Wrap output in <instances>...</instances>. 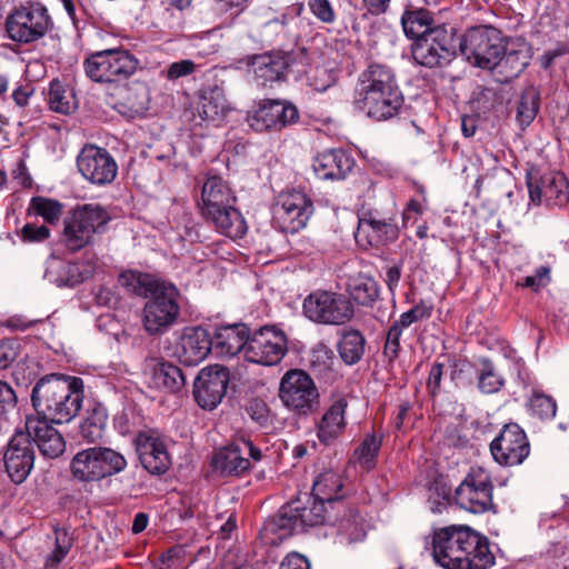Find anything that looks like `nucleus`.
Wrapping results in <instances>:
<instances>
[{"label":"nucleus","instance_id":"b1692460","mask_svg":"<svg viewBox=\"0 0 569 569\" xmlns=\"http://www.w3.org/2000/svg\"><path fill=\"white\" fill-rule=\"evenodd\" d=\"M48 422L40 418H29L26 421L24 432L29 435L30 441L38 447L43 457L54 459L64 452L66 442L59 431Z\"/></svg>","mask_w":569,"mask_h":569},{"label":"nucleus","instance_id":"a211bd4d","mask_svg":"<svg viewBox=\"0 0 569 569\" xmlns=\"http://www.w3.org/2000/svg\"><path fill=\"white\" fill-rule=\"evenodd\" d=\"M81 176L96 186L110 184L117 177L118 164L104 148L86 144L77 157Z\"/></svg>","mask_w":569,"mask_h":569},{"label":"nucleus","instance_id":"6e6d98bb","mask_svg":"<svg viewBox=\"0 0 569 569\" xmlns=\"http://www.w3.org/2000/svg\"><path fill=\"white\" fill-rule=\"evenodd\" d=\"M550 282V268L540 266L536 269L535 274L527 276L522 281H518L517 286L522 288H530L538 291Z\"/></svg>","mask_w":569,"mask_h":569},{"label":"nucleus","instance_id":"1a4fd4ad","mask_svg":"<svg viewBox=\"0 0 569 569\" xmlns=\"http://www.w3.org/2000/svg\"><path fill=\"white\" fill-rule=\"evenodd\" d=\"M139 60L124 49H107L91 53L83 62L86 74L96 82H113L132 76Z\"/></svg>","mask_w":569,"mask_h":569},{"label":"nucleus","instance_id":"2eb2a0df","mask_svg":"<svg viewBox=\"0 0 569 569\" xmlns=\"http://www.w3.org/2000/svg\"><path fill=\"white\" fill-rule=\"evenodd\" d=\"M493 486L490 476L482 469L472 470L457 487V505L472 513H483L495 509L492 501Z\"/></svg>","mask_w":569,"mask_h":569},{"label":"nucleus","instance_id":"cd10ccee","mask_svg":"<svg viewBox=\"0 0 569 569\" xmlns=\"http://www.w3.org/2000/svg\"><path fill=\"white\" fill-rule=\"evenodd\" d=\"M250 338L249 329L243 323L219 327L212 338V348L220 356L233 357L244 352Z\"/></svg>","mask_w":569,"mask_h":569},{"label":"nucleus","instance_id":"13d9d810","mask_svg":"<svg viewBox=\"0 0 569 569\" xmlns=\"http://www.w3.org/2000/svg\"><path fill=\"white\" fill-rule=\"evenodd\" d=\"M18 398L12 387L0 380V417L13 411L17 407Z\"/></svg>","mask_w":569,"mask_h":569},{"label":"nucleus","instance_id":"9b49d317","mask_svg":"<svg viewBox=\"0 0 569 569\" xmlns=\"http://www.w3.org/2000/svg\"><path fill=\"white\" fill-rule=\"evenodd\" d=\"M52 27L48 10L40 3H28L14 9L6 20L9 38L19 43L41 39Z\"/></svg>","mask_w":569,"mask_h":569},{"label":"nucleus","instance_id":"7c9ffc66","mask_svg":"<svg viewBox=\"0 0 569 569\" xmlns=\"http://www.w3.org/2000/svg\"><path fill=\"white\" fill-rule=\"evenodd\" d=\"M398 238V228L390 220L376 218L360 219L356 232L358 241L366 239L370 246H380L395 241Z\"/></svg>","mask_w":569,"mask_h":569},{"label":"nucleus","instance_id":"4468645a","mask_svg":"<svg viewBox=\"0 0 569 569\" xmlns=\"http://www.w3.org/2000/svg\"><path fill=\"white\" fill-rule=\"evenodd\" d=\"M4 471L16 483H23L34 468L36 450L24 430H16L1 450Z\"/></svg>","mask_w":569,"mask_h":569},{"label":"nucleus","instance_id":"c85d7f7f","mask_svg":"<svg viewBox=\"0 0 569 569\" xmlns=\"http://www.w3.org/2000/svg\"><path fill=\"white\" fill-rule=\"evenodd\" d=\"M148 367L151 370V383L154 388L177 393L186 386V375L177 365L164 359L152 358Z\"/></svg>","mask_w":569,"mask_h":569},{"label":"nucleus","instance_id":"9d476101","mask_svg":"<svg viewBox=\"0 0 569 569\" xmlns=\"http://www.w3.org/2000/svg\"><path fill=\"white\" fill-rule=\"evenodd\" d=\"M303 315L320 325H343L353 317L350 300L338 292L317 290L308 295L302 305Z\"/></svg>","mask_w":569,"mask_h":569},{"label":"nucleus","instance_id":"f704fd0d","mask_svg":"<svg viewBox=\"0 0 569 569\" xmlns=\"http://www.w3.org/2000/svg\"><path fill=\"white\" fill-rule=\"evenodd\" d=\"M335 515L337 520L331 522H338V532L341 539H345L347 543H355L365 539L367 533L366 523L356 510L343 506Z\"/></svg>","mask_w":569,"mask_h":569},{"label":"nucleus","instance_id":"bf43d9fd","mask_svg":"<svg viewBox=\"0 0 569 569\" xmlns=\"http://www.w3.org/2000/svg\"><path fill=\"white\" fill-rule=\"evenodd\" d=\"M19 343L14 339L0 341V370L7 369L18 357Z\"/></svg>","mask_w":569,"mask_h":569},{"label":"nucleus","instance_id":"bb28decb","mask_svg":"<svg viewBox=\"0 0 569 569\" xmlns=\"http://www.w3.org/2000/svg\"><path fill=\"white\" fill-rule=\"evenodd\" d=\"M353 166V159L342 149H330L319 153L312 164L316 174L322 180L345 179Z\"/></svg>","mask_w":569,"mask_h":569},{"label":"nucleus","instance_id":"473e14b6","mask_svg":"<svg viewBox=\"0 0 569 569\" xmlns=\"http://www.w3.org/2000/svg\"><path fill=\"white\" fill-rule=\"evenodd\" d=\"M212 465L216 470L228 476H238L250 467L248 458L242 455L237 438L229 446L214 453Z\"/></svg>","mask_w":569,"mask_h":569},{"label":"nucleus","instance_id":"49530a36","mask_svg":"<svg viewBox=\"0 0 569 569\" xmlns=\"http://www.w3.org/2000/svg\"><path fill=\"white\" fill-rule=\"evenodd\" d=\"M505 385L503 377L496 370L493 362L488 358L480 360L478 373V388L482 393L498 392Z\"/></svg>","mask_w":569,"mask_h":569},{"label":"nucleus","instance_id":"e2e57ef3","mask_svg":"<svg viewBox=\"0 0 569 569\" xmlns=\"http://www.w3.org/2000/svg\"><path fill=\"white\" fill-rule=\"evenodd\" d=\"M196 64L191 60H180L169 66L167 70V78L169 80H177L181 77L191 74L194 71Z\"/></svg>","mask_w":569,"mask_h":569},{"label":"nucleus","instance_id":"0e129e2a","mask_svg":"<svg viewBox=\"0 0 569 569\" xmlns=\"http://www.w3.org/2000/svg\"><path fill=\"white\" fill-rule=\"evenodd\" d=\"M443 375V365L442 363H433L427 381V387L431 395H436L440 390L441 378Z\"/></svg>","mask_w":569,"mask_h":569},{"label":"nucleus","instance_id":"a19ab883","mask_svg":"<svg viewBox=\"0 0 569 569\" xmlns=\"http://www.w3.org/2000/svg\"><path fill=\"white\" fill-rule=\"evenodd\" d=\"M365 347L366 339L363 335L358 330H349L342 335L338 343V351L342 361L352 366L361 360Z\"/></svg>","mask_w":569,"mask_h":569},{"label":"nucleus","instance_id":"c03bdc74","mask_svg":"<svg viewBox=\"0 0 569 569\" xmlns=\"http://www.w3.org/2000/svg\"><path fill=\"white\" fill-rule=\"evenodd\" d=\"M299 505L290 503L283 507L279 515L271 521L270 529L278 532L280 538L291 536L297 531H302L297 518Z\"/></svg>","mask_w":569,"mask_h":569},{"label":"nucleus","instance_id":"4be33fe9","mask_svg":"<svg viewBox=\"0 0 569 569\" xmlns=\"http://www.w3.org/2000/svg\"><path fill=\"white\" fill-rule=\"evenodd\" d=\"M137 451L143 468L151 475H163L171 466L166 440L157 430L138 435Z\"/></svg>","mask_w":569,"mask_h":569},{"label":"nucleus","instance_id":"6ab92c4d","mask_svg":"<svg viewBox=\"0 0 569 569\" xmlns=\"http://www.w3.org/2000/svg\"><path fill=\"white\" fill-rule=\"evenodd\" d=\"M526 180L530 200L536 204L545 202L548 206H562L569 200V184L560 172L541 174L539 170L532 169Z\"/></svg>","mask_w":569,"mask_h":569},{"label":"nucleus","instance_id":"864d4df0","mask_svg":"<svg viewBox=\"0 0 569 569\" xmlns=\"http://www.w3.org/2000/svg\"><path fill=\"white\" fill-rule=\"evenodd\" d=\"M529 410L532 416L543 420L555 417L557 406L550 396L536 392L530 398Z\"/></svg>","mask_w":569,"mask_h":569},{"label":"nucleus","instance_id":"680f3d73","mask_svg":"<svg viewBox=\"0 0 569 569\" xmlns=\"http://www.w3.org/2000/svg\"><path fill=\"white\" fill-rule=\"evenodd\" d=\"M401 333L397 326H391L388 330L383 353L390 361L399 355Z\"/></svg>","mask_w":569,"mask_h":569},{"label":"nucleus","instance_id":"79ce46f5","mask_svg":"<svg viewBox=\"0 0 569 569\" xmlns=\"http://www.w3.org/2000/svg\"><path fill=\"white\" fill-rule=\"evenodd\" d=\"M540 93L533 86L527 87L517 103L516 120L520 127H528L539 110Z\"/></svg>","mask_w":569,"mask_h":569},{"label":"nucleus","instance_id":"4d7b16f0","mask_svg":"<svg viewBox=\"0 0 569 569\" xmlns=\"http://www.w3.org/2000/svg\"><path fill=\"white\" fill-rule=\"evenodd\" d=\"M430 316V309L425 305H417L411 308L409 311L403 312L400 316V319L396 321L392 326H397L398 329L402 332L405 328H408L413 322L428 318Z\"/></svg>","mask_w":569,"mask_h":569},{"label":"nucleus","instance_id":"603ef678","mask_svg":"<svg viewBox=\"0 0 569 569\" xmlns=\"http://www.w3.org/2000/svg\"><path fill=\"white\" fill-rule=\"evenodd\" d=\"M50 108L60 113H70L74 109L72 94L58 82H52L49 91Z\"/></svg>","mask_w":569,"mask_h":569},{"label":"nucleus","instance_id":"ea45409f","mask_svg":"<svg viewBox=\"0 0 569 569\" xmlns=\"http://www.w3.org/2000/svg\"><path fill=\"white\" fill-rule=\"evenodd\" d=\"M350 297L361 306H371L379 296V287L373 278L359 273L348 282Z\"/></svg>","mask_w":569,"mask_h":569},{"label":"nucleus","instance_id":"aec40b11","mask_svg":"<svg viewBox=\"0 0 569 569\" xmlns=\"http://www.w3.org/2000/svg\"><path fill=\"white\" fill-rule=\"evenodd\" d=\"M230 380L227 367L208 366L199 371L193 382V396L197 403L207 410L214 409L223 399Z\"/></svg>","mask_w":569,"mask_h":569},{"label":"nucleus","instance_id":"6e6552de","mask_svg":"<svg viewBox=\"0 0 569 569\" xmlns=\"http://www.w3.org/2000/svg\"><path fill=\"white\" fill-rule=\"evenodd\" d=\"M110 220L108 212L99 204L88 203L73 209L63 221L62 240L76 252L86 247L93 233Z\"/></svg>","mask_w":569,"mask_h":569},{"label":"nucleus","instance_id":"c9c22d12","mask_svg":"<svg viewBox=\"0 0 569 569\" xmlns=\"http://www.w3.org/2000/svg\"><path fill=\"white\" fill-rule=\"evenodd\" d=\"M227 111V100L223 89L213 86L201 91L199 101V113L204 120H218Z\"/></svg>","mask_w":569,"mask_h":569},{"label":"nucleus","instance_id":"dca6fc26","mask_svg":"<svg viewBox=\"0 0 569 569\" xmlns=\"http://www.w3.org/2000/svg\"><path fill=\"white\" fill-rule=\"evenodd\" d=\"M490 452L500 466L515 467L530 455V442L519 425L507 423L491 441Z\"/></svg>","mask_w":569,"mask_h":569},{"label":"nucleus","instance_id":"f8f14e48","mask_svg":"<svg viewBox=\"0 0 569 569\" xmlns=\"http://www.w3.org/2000/svg\"><path fill=\"white\" fill-rule=\"evenodd\" d=\"M411 54L417 64L426 68L448 64L456 56L452 33L445 26H435L412 42Z\"/></svg>","mask_w":569,"mask_h":569},{"label":"nucleus","instance_id":"5701e85b","mask_svg":"<svg viewBox=\"0 0 569 569\" xmlns=\"http://www.w3.org/2000/svg\"><path fill=\"white\" fill-rule=\"evenodd\" d=\"M212 338L201 327L184 328L176 346L174 355L186 366H197L203 361L212 348Z\"/></svg>","mask_w":569,"mask_h":569},{"label":"nucleus","instance_id":"7ed1b4c3","mask_svg":"<svg viewBox=\"0 0 569 569\" xmlns=\"http://www.w3.org/2000/svg\"><path fill=\"white\" fill-rule=\"evenodd\" d=\"M82 400V379L62 373L43 376L31 391V405L38 418L53 423L71 421L79 413Z\"/></svg>","mask_w":569,"mask_h":569},{"label":"nucleus","instance_id":"f03ea898","mask_svg":"<svg viewBox=\"0 0 569 569\" xmlns=\"http://www.w3.org/2000/svg\"><path fill=\"white\" fill-rule=\"evenodd\" d=\"M121 283L140 297L149 298L143 308V327L149 335L164 333L180 315L179 290L149 273L126 272Z\"/></svg>","mask_w":569,"mask_h":569},{"label":"nucleus","instance_id":"423d86ee","mask_svg":"<svg viewBox=\"0 0 569 569\" xmlns=\"http://www.w3.org/2000/svg\"><path fill=\"white\" fill-rule=\"evenodd\" d=\"M459 49L472 66L492 70L505 51V43L498 29L491 26H479L466 31Z\"/></svg>","mask_w":569,"mask_h":569},{"label":"nucleus","instance_id":"a878e982","mask_svg":"<svg viewBox=\"0 0 569 569\" xmlns=\"http://www.w3.org/2000/svg\"><path fill=\"white\" fill-rule=\"evenodd\" d=\"M292 61L290 53L266 52L250 58L249 66L261 84L283 80Z\"/></svg>","mask_w":569,"mask_h":569},{"label":"nucleus","instance_id":"e433bc0d","mask_svg":"<svg viewBox=\"0 0 569 569\" xmlns=\"http://www.w3.org/2000/svg\"><path fill=\"white\" fill-rule=\"evenodd\" d=\"M401 23L406 36L413 41L433 29L430 11L422 8L406 10L401 17Z\"/></svg>","mask_w":569,"mask_h":569},{"label":"nucleus","instance_id":"2f4dec72","mask_svg":"<svg viewBox=\"0 0 569 569\" xmlns=\"http://www.w3.org/2000/svg\"><path fill=\"white\" fill-rule=\"evenodd\" d=\"M530 59V50L526 44H519L517 48L505 46V51L499 57V62L495 69L501 76V81L509 82L527 68Z\"/></svg>","mask_w":569,"mask_h":569},{"label":"nucleus","instance_id":"de8ad7c7","mask_svg":"<svg viewBox=\"0 0 569 569\" xmlns=\"http://www.w3.org/2000/svg\"><path fill=\"white\" fill-rule=\"evenodd\" d=\"M28 210L42 217L46 222L54 224L62 216L63 206L58 200L38 196L31 199Z\"/></svg>","mask_w":569,"mask_h":569},{"label":"nucleus","instance_id":"f257e3e1","mask_svg":"<svg viewBox=\"0 0 569 569\" xmlns=\"http://www.w3.org/2000/svg\"><path fill=\"white\" fill-rule=\"evenodd\" d=\"M432 557L445 569H488L495 562L488 539L465 526L435 531Z\"/></svg>","mask_w":569,"mask_h":569},{"label":"nucleus","instance_id":"37998d69","mask_svg":"<svg viewBox=\"0 0 569 569\" xmlns=\"http://www.w3.org/2000/svg\"><path fill=\"white\" fill-rule=\"evenodd\" d=\"M107 410L101 407H94L89 416L80 425V435L88 442H96L103 437L107 425Z\"/></svg>","mask_w":569,"mask_h":569},{"label":"nucleus","instance_id":"774afa93","mask_svg":"<svg viewBox=\"0 0 569 569\" xmlns=\"http://www.w3.org/2000/svg\"><path fill=\"white\" fill-rule=\"evenodd\" d=\"M279 569H310V563L306 557L291 553L281 562Z\"/></svg>","mask_w":569,"mask_h":569},{"label":"nucleus","instance_id":"393cba45","mask_svg":"<svg viewBox=\"0 0 569 569\" xmlns=\"http://www.w3.org/2000/svg\"><path fill=\"white\" fill-rule=\"evenodd\" d=\"M90 262H68L58 258L47 261L44 279L57 287H74L93 274Z\"/></svg>","mask_w":569,"mask_h":569},{"label":"nucleus","instance_id":"58836bf2","mask_svg":"<svg viewBox=\"0 0 569 569\" xmlns=\"http://www.w3.org/2000/svg\"><path fill=\"white\" fill-rule=\"evenodd\" d=\"M328 507L329 506L326 502H322V500L317 499L316 497H313L310 506H299L297 518L301 530H303L305 527H315L337 520V516L332 513L335 510L328 509Z\"/></svg>","mask_w":569,"mask_h":569},{"label":"nucleus","instance_id":"412c9836","mask_svg":"<svg viewBox=\"0 0 569 569\" xmlns=\"http://www.w3.org/2000/svg\"><path fill=\"white\" fill-rule=\"evenodd\" d=\"M299 119L298 109L282 100H263L259 107L248 116L249 126L256 131L280 130Z\"/></svg>","mask_w":569,"mask_h":569},{"label":"nucleus","instance_id":"72a5a7b5","mask_svg":"<svg viewBox=\"0 0 569 569\" xmlns=\"http://www.w3.org/2000/svg\"><path fill=\"white\" fill-rule=\"evenodd\" d=\"M341 489V478L335 472H326L313 482L312 496L326 502L331 510L340 511L345 506L342 495L339 493Z\"/></svg>","mask_w":569,"mask_h":569},{"label":"nucleus","instance_id":"f3484780","mask_svg":"<svg viewBox=\"0 0 569 569\" xmlns=\"http://www.w3.org/2000/svg\"><path fill=\"white\" fill-rule=\"evenodd\" d=\"M286 352L284 335L272 327H262L250 335L244 357L257 365L274 366L281 361Z\"/></svg>","mask_w":569,"mask_h":569},{"label":"nucleus","instance_id":"c756f323","mask_svg":"<svg viewBox=\"0 0 569 569\" xmlns=\"http://www.w3.org/2000/svg\"><path fill=\"white\" fill-rule=\"evenodd\" d=\"M347 407V399L339 397L325 411L317 423V436L320 442L329 445L343 432L346 428L345 412Z\"/></svg>","mask_w":569,"mask_h":569},{"label":"nucleus","instance_id":"ddd939ff","mask_svg":"<svg viewBox=\"0 0 569 569\" xmlns=\"http://www.w3.org/2000/svg\"><path fill=\"white\" fill-rule=\"evenodd\" d=\"M315 211L313 203L303 192H281L273 207L272 218L281 231L296 233L303 229Z\"/></svg>","mask_w":569,"mask_h":569},{"label":"nucleus","instance_id":"3c124183","mask_svg":"<svg viewBox=\"0 0 569 569\" xmlns=\"http://www.w3.org/2000/svg\"><path fill=\"white\" fill-rule=\"evenodd\" d=\"M332 361V350L322 342L315 345L308 355L310 368L318 373L328 371L331 368Z\"/></svg>","mask_w":569,"mask_h":569},{"label":"nucleus","instance_id":"338daca9","mask_svg":"<svg viewBox=\"0 0 569 569\" xmlns=\"http://www.w3.org/2000/svg\"><path fill=\"white\" fill-rule=\"evenodd\" d=\"M496 98V91L492 88L478 86L472 92V99L477 103H481L483 108H488L487 103H490Z\"/></svg>","mask_w":569,"mask_h":569},{"label":"nucleus","instance_id":"8fccbe9b","mask_svg":"<svg viewBox=\"0 0 569 569\" xmlns=\"http://www.w3.org/2000/svg\"><path fill=\"white\" fill-rule=\"evenodd\" d=\"M381 447V439L376 435H368L359 448L355 451V457L360 467L365 470H371L376 466V458Z\"/></svg>","mask_w":569,"mask_h":569},{"label":"nucleus","instance_id":"20e7f679","mask_svg":"<svg viewBox=\"0 0 569 569\" xmlns=\"http://www.w3.org/2000/svg\"><path fill=\"white\" fill-rule=\"evenodd\" d=\"M353 102L357 109L376 120L397 116L403 104V96L393 71L383 64H369L358 78Z\"/></svg>","mask_w":569,"mask_h":569},{"label":"nucleus","instance_id":"09e8293b","mask_svg":"<svg viewBox=\"0 0 569 569\" xmlns=\"http://www.w3.org/2000/svg\"><path fill=\"white\" fill-rule=\"evenodd\" d=\"M74 542V537L67 528L54 529V549L46 559L47 568L57 567L69 553Z\"/></svg>","mask_w":569,"mask_h":569},{"label":"nucleus","instance_id":"5fc2aeb1","mask_svg":"<svg viewBox=\"0 0 569 569\" xmlns=\"http://www.w3.org/2000/svg\"><path fill=\"white\" fill-rule=\"evenodd\" d=\"M308 8L322 23L330 24L336 21V11L329 0H308Z\"/></svg>","mask_w":569,"mask_h":569},{"label":"nucleus","instance_id":"69168bd1","mask_svg":"<svg viewBox=\"0 0 569 569\" xmlns=\"http://www.w3.org/2000/svg\"><path fill=\"white\" fill-rule=\"evenodd\" d=\"M247 412L257 422H263L268 417V408L264 401L254 399L247 407Z\"/></svg>","mask_w":569,"mask_h":569},{"label":"nucleus","instance_id":"39448f33","mask_svg":"<svg viewBox=\"0 0 569 569\" xmlns=\"http://www.w3.org/2000/svg\"><path fill=\"white\" fill-rule=\"evenodd\" d=\"M203 217L230 238H241L247 231L246 221L236 208V196L220 177H209L201 191Z\"/></svg>","mask_w":569,"mask_h":569},{"label":"nucleus","instance_id":"a18cd8bd","mask_svg":"<svg viewBox=\"0 0 569 569\" xmlns=\"http://www.w3.org/2000/svg\"><path fill=\"white\" fill-rule=\"evenodd\" d=\"M93 448L96 452L94 455L97 456L101 479L119 473L126 468L127 460L120 452L107 447Z\"/></svg>","mask_w":569,"mask_h":569},{"label":"nucleus","instance_id":"4c0bfd02","mask_svg":"<svg viewBox=\"0 0 569 569\" xmlns=\"http://www.w3.org/2000/svg\"><path fill=\"white\" fill-rule=\"evenodd\" d=\"M94 448L79 451L70 463L72 476L80 481H97L101 479Z\"/></svg>","mask_w":569,"mask_h":569},{"label":"nucleus","instance_id":"0eeeda50","mask_svg":"<svg viewBox=\"0 0 569 569\" xmlns=\"http://www.w3.org/2000/svg\"><path fill=\"white\" fill-rule=\"evenodd\" d=\"M279 398L288 410L299 416H309L320 406V395L313 379L301 369H291L282 376Z\"/></svg>","mask_w":569,"mask_h":569},{"label":"nucleus","instance_id":"052dcab7","mask_svg":"<svg viewBox=\"0 0 569 569\" xmlns=\"http://www.w3.org/2000/svg\"><path fill=\"white\" fill-rule=\"evenodd\" d=\"M21 237L27 242H42L50 237V230L46 226L27 223L21 230Z\"/></svg>","mask_w":569,"mask_h":569}]
</instances>
